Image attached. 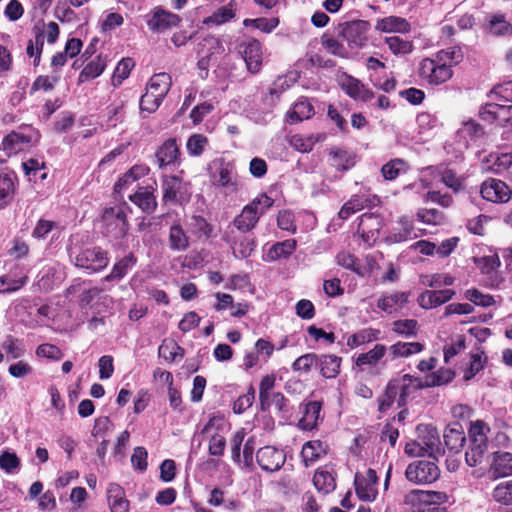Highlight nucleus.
Here are the masks:
<instances>
[{
	"mask_svg": "<svg viewBox=\"0 0 512 512\" xmlns=\"http://www.w3.org/2000/svg\"><path fill=\"white\" fill-rule=\"evenodd\" d=\"M342 358L334 354H323L318 358L320 374L326 379H334L340 373Z\"/></svg>",
	"mask_w": 512,
	"mask_h": 512,
	"instance_id": "4c0bfd02",
	"label": "nucleus"
},
{
	"mask_svg": "<svg viewBox=\"0 0 512 512\" xmlns=\"http://www.w3.org/2000/svg\"><path fill=\"white\" fill-rule=\"evenodd\" d=\"M16 181L15 174H0V209L6 207L14 199Z\"/></svg>",
	"mask_w": 512,
	"mask_h": 512,
	"instance_id": "a19ab883",
	"label": "nucleus"
},
{
	"mask_svg": "<svg viewBox=\"0 0 512 512\" xmlns=\"http://www.w3.org/2000/svg\"><path fill=\"white\" fill-rule=\"evenodd\" d=\"M454 295L452 289L426 290L419 295L417 301L423 309H431L450 301Z\"/></svg>",
	"mask_w": 512,
	"mask_h": 512,
	"instance_id": "393cba45",
	"label": "nucleus"
},
{
	"mask_svg": "<svg viewBox=\"0 0 512 512\" xmlns=\"http://www.w3.org/2000/svg\"><path fill=\"white\" fill-rule=\"evenodd\" d=\"M40 139L39 132L32 126L20 127L18 131H12L7 134L0 145V149L6 154L7 158L16 155L26 149Z\"/></svg>",
	"mask_w": 512,
	"mask_h": 512,
	"instance_id": "39448f33",
	"label": "nucleus"
},
{
	"mask_svg": "<svg viewBox=\"0 0 512 512\" xmlns=\"http://www.w3.org/2000/svg\"><path fill=\"white\" fill-rule=\"evenodd\" d=\"M210 181L213 186L224 189L226 193H236L240 186L235 164L223 157L211 162Z\"/></svg>",
	"mask_w": 512,
	"mask_h": 512,
	"instance_id": "f03ea898",
	"label": "nucleus"
},
{
	"mask_svg": "<svg viewBox=\"0 0 512 512\" xmlns=\"http://www.w3.org/2000/svg\"><path fill=\"white\" fill-rule=\"evenodd\" d=\"M424 344L420 342H401L398 341L390 347L394 357H409L418 354L424 350Z\"/></svg>",
	"mask_w": 512,
	"mask_h": 512,
	"instance_id": "864d4df0",
	"label": "nucleus"
},
{
	"mask_svg": "<svg viewBox=\"0 0 512 512\" xmlns=\"http://www.w3.org/2000/svg\"><path fill=\"white\" fill-rule=\"evenodd\" d=\"M419 76L430 85L437 86L450 80L453 71L448 65L439 62L436 58H424L420 62Z\"/></svg>",
	"mask_w": 512,
	"mask_h": 512,
	"instance_id": "9b49d317",
	"label": "nucleus"
},
{
	"mask_svg": "<svg viewBox=\"0 0 512 512\" xmlns=\"http://www.w3.org/2000/svg\"><path fill=\"white\" fill-rule=\"evenodd\" d=\"M385 42L388 45L390 51L395 55L408 54L413 50V42L404 40L399 36L386 37Z\"/></svg>",
	"mask_w": 512,
	"mask_h": 512,
	"instance_id": "69168bd1",
	"label": "nucleus"
},
{
	"mask_svg": "<svg viewBox=\"0 0 512 512\" xmlns=\"http://www.w3.org/2000/svg\"><path fill=\"white\" fill-rule=\"evenodd\" d=\"M313 105L304 97L298 99L292 109L286 113V121L289 124H297L308 120L314 115Z\"/></svg>",
	"mask_w": 512,
	"mask_h": 512,
	"instance_id": "473e14b6",
	"label": "nucleus"
},
{
	"mask_svg": "<svg viewBox=\"0 0 512 512\" xmlns=\"http://www.w3.org/2000/svg\"><path fill=\"white\" fill-rule=\"evenodd\" d=\"M490 431L488 425L481 420L470 424L469 428V449L465 453L466 462L469 466L475 467L482 462L488 448L487 433Z\"/></svg>",
	"mask_w": 512,
	"mask_h": 512,
	"instance_id": "20e7f679",
	"label": "nucleus"
},
{
	"mask_svg": "<svg viewBox=\"0 0 512 512\" xmlns=\"http://www.w3.org/2000/svg\"><path fill=\"white\" fill-rule=\"evenodd\" d=\"M371 205L369 196L365 194H354L346 201L338 212V217L342 220L348 219L351 215L367 208Z\"/></svg>",
	"mask_w": 512,
	"mask_h": 512,
	"instance_id": "e433bc0d",
	"label": "nucleus"
},
{
	"mask_svg": "<svg viewBox=\"0 0 512 512\" xmlns=\"http://www.w3.org/2000/svg\"><path fill=\"white\" fill-rule=\"evenodd\" d=\"M171 85V76L166 72H162L155 74L150 78L149 82L147 83L146 89L148 91H152L153 94H156V96L163 100L168 94Z\"/></svg>",
	"mask_w": 512,
	"mask_h": 512,
	"instance_id": "c03bdc74",
	"label": "nucleus"
},
{
	"mask_svg": "<svg viewBox=\"0 0 512 512\" xmlns=\"http://www.w3.org/2000/svg\"><path fill=\"white\" fill-rule=\"evenodd\" d=\"M263 215V210L256 211V203H249L245 205L239 215L233 220L234 227L242 233L252 231L260 217Z\"/></svg>",
	"mask_w": 512,
	"mask_h": 512,
	"instance_id": "5701e85b",
	"label": "nucleus"
},
{
	"mask_svg": "<svg viewBox=\"0 0 512 512\" xmlns=\"http://www.w3.org/2000/svg\"><path fill=\"white\" fill-rule=\"evenodd\" d=\"M297 242L295 239H287L282 242L275 243L268 252V256L272 260L289 257L296 250Z\"/></svg>",
	"mask_w": 512,
	"mask_h": 512,
	"instance_id": "6e6d98bb",
	"label": "nucleus"
},
{
	"mask_svg": "<svg viewBox=\"0 0 512 512\" xmlns=\"http://www.w3.org/2000/svg\"><path fill=\"white\" fill-rule=\"evenodd\" d=\"M302 417L298 421V428L304 431H312L319 425V421L323 420L321 417V410L323 408L322 401L311 400L301 404Z\"/></svg>",
	"mask_w": 512,
	"mask_h": 512,
	"instance_id": "aec40b11",
	"label": "nucleus"
},
{
	"mask_svg": "<svg viewBox=\"0 0 512 512\" xmlns=\"http://www.w3.org/2000/svg\"><path fill=\"white\" fill-rule=\"evenodd\" d=\"M375 29L382 33H408L411 30V25L403 17L388 16L378 19Z\"/></svg>",
	"mask_w": 512,
	"mask_h": 512,
	"instance_id": "2f4dec72",
	"label": "nucleus"
},
{
	"mask_svg": "<svg viewBox=\"0 0 512 512\" xmlns=\"http://www.w3.org/2000/svg\"><path fill=\"white\" fill-rule=\"evenodd\" d=\"M137 261V257L130 252L113 265L111 272L104 277V280L107 282L121 280L137 264Z\"/></svg>",
	"mask_w": 512,
	"mask_h": 512,
	"instance_id": "58836bf2",
	"label": "nucleus"
},
{
	"mask_svg": "<svg viewBox=\"0 0 512 512\" xmlns=\"http://www.w3.org/2000/svg\"><path fill=\"white\" fill-rule=\"evenodd\" d=\"M410 165L401 158H394L385 163L381 168V174L386 181H394L399 176L408 173Z\"/></svg>",
	"mask_w": 512,
	"mask_h": 512,
	"instance_id": "37998d69",
	"label": "nucleus"
},
{
	"mask_svg": "<svg viewBox=\"0 0 512 512\" xmlns=\"http://www.w3.org/2000/svg\"><path fill=\"white\" fill-rule=\"evenodd\" d=\"M107 500L111 512L129 511V501L126 499L125 491L120 485L116 483L109 485L107 489Z\"/></svg>",
	"mask_w": 512,
	"mask_h": 512,
	"instance_id": "c9c22d12",
	"label": "nucleus"
},
{
	"mask_svg": "<svg viewBox=\"0 0 512 512\" xmlns=\"http://www.w3.org/2000/svg\"><path fill=\"white\" fill-rule=\"evenodd\" d=\"M479 115L488 123L497 122L500 126H512V105L502 103H486L481 106Z\"/></svg>",
	"mask_w": 512,
	"mask_h": 512,
	"instance_id": "f3484780",
	"label": "nucleus"
},
{
	"mask_svg": "<svg viewBox=\"0 0 512 512\" xmlns=\"http://www.w3.org/2000/svg\"><path fill=\"white\" fill-rule=\"evenodd\" d=\"M409 293L398 291L390 295H383L377 301V307L388 313L392 314L393 312L402 309L405 304L408 302Z\"/></svg>",
	"mask_w": 512,
	"mask_h": 512,
	"instance_id": "f704fd0d",
	"label": "nucleus"
},
{
	"mask_svg": "<svg viewBox=\"0 0 512 512\" xmlns=\"http://www.w3.org/2000/svg\"><path fill=\"white\" fill-rule=\"evenodd\" d=\"M321 45L325 48V50L339 58L346 59L349 57L348 50L338 39H336L333 35L328 32L324 33L321 36Z\"/></svg>",
	"mask_w": 512,
	"mask_h": 512,
	"instance_id": "3c124183",
	"label": "nucleus"
},
{
	"mask_svg": "<svg viewBox=\"0 0 512 512\" xmlns=\"http://www.w3.org/2000/svg\"><path fill=\"white\" fill-rule=\"evenodd\" d=\"M208 143L209 140L205 135L192 134L187 140L186 148L189 155L198 157L202 155Z\"/></svg>",
	"mask_w": 512,
	"mask_h": 512,
	"instance_id": "e2e57ef3",
	"label": "nucleus"
},
{
	"mask_svg": "<svg viewBox=\"0 0 512 512\" xmlns=\"http://www.w3.org/2000/svg\"><path fill=\"white\" fill-rule=\"evenodd\" d=\"M135 66V62L132 58H123L116 66L112 82L114 86L120 85L124 79H126L133 67Z\"/></svg>",
	"mask_w": 512,
	"mask_h": 512,
	"instance_id": "0e129e2a",
	"label": "nucleus"
},
{
	"mask_svg": "<svg viewBox=\"0 0 512 512\" xmlns=\"http://www.w3.org/2000/svg\"><path fill=\"white\" fill-rule=\"evenodd\" d=\"M315 488L324 494H329L336 488V472L327 465L319 467L313 476Z\"/></svg>",
	"mask_w": 512,
	"mask_h": 512,
	"instance_id": "c756f323",
	"label": "nucleus"
},
{
	"mask_svg": "<svg viewBox=\"0 0 512 512\" xmlns=\"http://www.w3.org/2000/svg\"><path fill=\"white\" fill-rule=\"evenodd\" d=\"M337 82L347 96L356 101L369 102L375 97V93L367 88L359 79L342 72Z\"/></svg>",
	"mask_w": 512,
	"mask_h": 512,
	"instance_id": "4468645a",
	"label": "nucleus"
},
{
	"mask_svg": "<svg viewBox=\"0 0 512 512\" xmlns=\"http://www.w3.org/2000/svg\"><path fill=\"white\" fill-rule=\"evenodd\" d=\"M329 445L321 440H310L304 443L301 450V457L304 466L308 467L326 456Z\"/></svg>",
	"mask_w": 512,
	"mask_h": 512,
	"instance_id": "a878e982",
	"label": "nucleus"
},
{
	"mask_svg": "<svg viewBox=\"0 0 512 512\" xmlns=\"http://www.w3.org/2000/svg\"><path fill=\"white\" fill-rule=\"evenodd\" d=\"M380 227L381 221L378 216L365 213L360 217L357 233L360 235L363 242L368 247H371L379 237Z\"/></svg>",
	"mask_w": 512,
	"mask_h": 512,
	"instance_id": "412c9836",
	"label": "nucleus"
},
{
	"mask_svg": "<svg viewBox=\"0 0 512 512\" xmlns=\"http://www.w3.org/2000/svg\"><path fill=\"white\" fill-rule=\"evenodd\" d=\"M184 353V349L173 340H163L158 348L159 356L169 363L174 362L177 357L182 358Z\"/></svg>",
	"mask_w": 512,
	"mask_h": 512,
	"instance_id": "5fc2aeb1",
	"label": "nucleus"
},
{
	"mask_svg": "<svg viewBox=\"0 0 512 512\" xmlns=\"http://www.w3.org/2000/svg\"><path fill=\"white\" fill-rule=\"evenodd\" d=\"M386 351L387 347L385 345L376 344L370 351L361 353L356 358H354V364L361 371L365 370L366 367H376L385 356Z\"/></svg>",
	"mask_w": 512,
	"mask_h": 512,
	"instance_id": "7c9ffc66",
	"label": "nucleus"
},
{
	"mask_svg": "<svg viewBox=\"0 0 512 512\" xmlns=\"http://www.w3.org/2000/svg\"><path fill=\"white\" fill-rule=\"evenodd\" d=\"M370 29L369 21L359 19L339 23L337 27L338 37L347 43L349 49L356 50L367 46Z\"/></svg>",
	"mask_w": 512,
	"mask_h": 512,
	"instance_id": "0eeeda50",
	"label": "nucleus"
},
{
	"mask_svg": "<svg viewBox=\"0 0 512 512\" xmlns=\"http://www.w3.org/2000/svg\"><path fill=\"white\" fill-rule=\"evenodd\" d=\"M485 29L493 36H512V24L506 20V16L503 13L490 14Z\"/></svg>",
	"mask_w": 512,
	"mask_h": 512,
	"instance_id": "72a5a7b5",
	"label": "nucleus"
},
{
	"mask_svg": "<svg viewBox=\"0 0 512 512\" xmlns=\"http://www.w3.org/2000/svg\"><path fill=\"white\" fill-rule=\"evenodd\" d=\"M238 51L245 61L246 68L251 74H257L262 67V45L255 38H250L238 45Z\"/></svg>",
	"mask_w": 512,
	"mask_h": 512,
	"instance_id": "dca6fc26",
	"label": "nucleus"
},
{
	"mask_svg": "<svg viewBox=\"0 0 512 512\" xmlns=\"http://www.w3.org/2000/svg\"><path fill=\"white\" fill-rule=\"evenodd\" d=\"M481 197L491 203L504 204L512 197L511 188L502 180L496 178L486 179L480 186Z\"/></svg>",
	"mask_w": 512,
	"mask_h": 512,
	"instance_id": "ddd939ff",
	"label": "nucleus"
},
{
	"mask_svg": "<svg viewBox=\"0 0 512 512\" xmlns=\"http://www.w3.org/2000/svg\"><path fill=\"white\" fill-rule=\"evenodd\" d=\"M405 475L414 484H431L439 479L440 469L435 461L416 460L407 466Z\"/></svg>",
	"mask_w": 512,
	"mask_h": 512,
	"instance_id": "9d476101",
	"label": "nucleus"
},
{
	"mask_svg": "<svg viewBox=\"0 0 512 512\" xmlns=\"http://www.w3.org/2000/svg\"><path fill=\"white\" fill-rule=\"evenodd\" d=\"M129 207L124 203L113 207H107L102 213V221L109 232H114L116 237H124L129 230L127 218Z\"/></svg>",
	"mask_w": 512,
	"mask_h": 512,
	"instance_id": "f8f14e48",
	"label": "nucleus"
},
{
	"mask_svg": "<svg viewBox=\"0 0 512 512\" xmlns=\"http://www.w3.org/2000/svg\"><path fill=\"white\" fill-rule=\"evenodd\" d=\"M243 25L245 27H253L254 29H258L264 33H271L278 25L279 19L276 17L273 18H256V19H244Z\"/></svg>",
	"mask_w": 512,
	"mask_h": 512,
	"instance_id": "680f3d73",
	"label": "nucleus"
},
{
	"mask_svg": "<svg viewBox=\"0 0 512 512\" xmlns=\"http://www.w3.org/2000/svg\"><path fill=\"white\" fill-rule=\"evenodd\" d=\"M416 433L417 438L406 444L405 453L413 457H423L426 454L434 456L440 445L437 429L430 424H420L416 428Z\"/></svg>",
	"mask_w": 512,
	"mask_h": 512,
	"instance_id": "f257e3e1",
	"label": "nucleus"
},
{
	"mask_svg": "<svg viewBox=\"0 0 512 512\" xmlns=\"http://www.w3.org/2000/svg\"><path fill=\"white\" fill-rule=\"evenodd\" d=\"M492 469L498 476H508L512 474V453L496 452L494 454Z\"/></svg>",
	"mask_w": 512,
	"mask_h": 512,
	"instance_id": "8fccbe9b",
	"label": "nucleus"
},
{
	"mask_svg": "<svg viewBox=\"0 0 512 512\" xmlns=\"http://www.w3.org/2000/svg\"><path fill=\"white\" fill-rule=\"evenodd\" d=\"M329 163L339 172H346L356 164V154L342 148L334 147L329 151Z\"/></svg>",
	"mask_w": 512,
	"mask_h": 512,
	"instance_id": "cd10ccee",
	"label": "nucleus"
},
{
	"mask_svg": "<svg viewBox=\"0 0 512 512\" xmlns=\"http://www.w3.org/2000/svg\"><path fill=\"white\" fill-rule=\"evenodd\" d=\"M150 168L145 164L132 166L114 185V191L120 193L126 186L148 175Z\"/></svg>",
	"mask_w": 512,
	"mask_h": 512,
	"instance_id": "79ce46f5",
	"label": "nucleus"
},
{
	"mask_svg": "<svg viewBox=\"0 0 512 512\" xmlns=\"http://www.w3.org/2000/svg\"><path fill=\"white\" fill-rule=\"evenodd\" d=\"M493 499L502 505H512V480L502 481L492 492Z\"/></svg>",
	"mask_w": 512,
	"mask_h": 512,
	"instance_id": "bf43d9fd",
	"label": "nucleus"
},
{
	"mask_svg": "<svg viewBox=\"0 0 512 512\" xmlns=\"http://www.w3.org/2000/svg\"><path fill=\"white\" fill-rule=\"evenodd\" d=\"M180 22L181 17L179 15L157 6L152 10L151 17L147 20V26L152 32L162 33L177 27Z\"/></svg>",
	"mask_w": 512,
	"mask_h": 512,
	"instance_id": "6ab92c4d",
	"label": "nucleus"
},
{
	"mask_svg": "<svg viewBox=\"0 0 512 512\" xmlns=\"http://www.w3.org/2000/svg\"><path fill=\"white\" fill-rule=\"evenodd\" d=\"M162 203L163 205L187 204L191 199V185L176 175L162 177Z\"/></svg>",
	"mask_w": 512,
	"mask_h": 512,
	"instance_id": "423d86ee",
	"label": "nucleus"
},
{
	"mask_svg": "<svg viewBox=\"0 0 512 512\" xmlns=\"http://www.w3.org/2000/svg\"><path fill=\"white\" fill-rule=\"evenodd\" d=\"M317 139H315L312 135L308 137H304L299 134L292 135L289 139V144L296 151L301 153H309L313 150V147Z\"/></svg>",
	"mask_w": 512,
	"mask_h": 512,
	"instance_id": "338daca9",
	"label": "nucleus"
},
{
	"mask_svg": "<svg viewBox=\"0 0 512 512\" xmlns=\"http://www.w3.org/2000/svg\"><path fill=\"white\" fill-rule=\"evenodd\" d=\"M390 383L393 384L394 390L398 395L397 405L399 408L406 406L407 399L412 393L426 387L425 382L410 374H404L400 378L391 379Z\"/></svg>",
	"mask_w": 512,
	"mask_h": 512,
	"instance_id": "a211bd4d",
	"label": "nucleus"
},
{
	"mask_svg": "<svg viewBox=\"0 0 512 512\" xmlns=\"http://www.w3.org/2000/svg\"><path fill=\"white\" fill-rule=\"evenodd\" d=\"M448 500V494L442 491L414 489L404 496L406 505L426 512H447V508L442 505L447 503Z\"/></svg>",
	"mask_w": 512,
	"mask_h": 512,
	"instance_id": "7ed1b4c3",
	"label": "nucleus"
},
{
	"mask_svg": "<svg viewBox=\"0 0 512 512\" xmlns=\"http://www.w3.org/2000/svg\"><path fill=\"white\" fill-rule=\"evenodd\" d=\"M189 227L198 239H209L213 234V226L201 215H193Z\"/></svg>",
	"mask_w": 512,
	"mask_h": 512,
	"instance_id": "603ef678",
	"label": "nucleus"
},
{
	"mask_svg": "<svg viewBox=\"0 0 512 512\" xmlns=\"http://www.w3.org/2000/svg\"><path fill=\"white\" fill-rule=\"evenodd\" d=\"M355 491L357 496L365 501L374 500L377 495L376 486L366 482L362 475L356 474L354 479Z\"/></svg>",
	"mask_w": 512,
	"mask_h": 512,
	"instance_id": "13d9d810",
	"label": "nucleus"
},
{
	"mask_svg": "<svg viewBox=\"0 0 512 512\" xmlns=\"http://www.w3.org/2000/svg\"><path fill=\"white\" fill-rule=\"evenodd\" d=\"M106 65V57L102 56V54L97 55L84 66L79 74L78 83H83L99 77L105 70Z\"/></svg>",
	"mask_w": 512,
	"mask_h": 512,
	"instance_id": "ea45409f",
	"label": "nucleus"
},
{
	"mask_svg": "<svg viewBox=\"0 0 512 512\" xmlns=\"http://www.w3.org/2000/svg\"><path fill=\"white\" fill-rule=\"evenodd\" d=\"M255 458L259 467L265 472H276L280 470L286 462L285 452L271 445L259 448L255 454Z\"/></svg>",
	"mask_w": 512,
	"mask_h": 512,
	"instance_id": "2eb2a0df",
	"label": "nucleus"
},
{
	"mask_svg": "<svg viewBox=\"0 0 512 512\" xmlns=\"http://www.w3.org/2000/svg\"><path fill=\"white\" fill-rule=\"evenodd\" d=\"M417 328L418 322L415 319L396 320L392 323V331L399 336L414 337Z\"/></svg>",
	"mask_w": 512,
	"mask_h": 512,
	"instance_id": "052dcab7",
	"label": "nucleus"
},
{
	"mask_svg": "<svg viewBox=\"0 0 512 512\" xmlns=\"http://www.w3.org/2000/svg\"><path fill=\"white\" fill-rule=\"evenodd\" d=\"M70 257L76 267L90 272H99L109 263L108 253L98 246L72 251Z\"/></svg>",
	"mask_w": 512,
	"mask_h": 512,
	"instance_id": "6e6552de",
	"label": "nucleus"
},
{
	"mask_svg": "<svg viewBox=\"0 0 512 512\" xmlns=\"http://www.w3.org/2000/svg\"><path fill=\"white\" fill-rule=\"evenodd\" d=\"M223 240L232 246L235 258L246 259L252 255L256 248V240L251 235H243L232 241L229 234L226 233Z\"/></svg>",
	"mask_w": 512,
	"mask_h": 512,
	"instance_id": "c85d7f7f",
	"label": "nucleus"
},
{
	"mask_svg": "<svg viewBox=\"0 0 512 512\" xmlns=\"http://www.w3.org/2000/svg\"><path fill=\"white\" fill-rule=\"evenodd\" d=\"M155 191L156 189L151 185L139 186L136 192L129 196V200L142 212L153 214L158 206Z\"/></svg>",
	"mask_w": 512,
	"mask_h": 512,
	"instance_id": "4be33fe9",
	"label": "nucleus"
},
{
	"mask_svg": "<svg viewBox=\"0 0 512 512\" xmlns=\"http://www.w3.org/2000/svg\"><path fill=\"white\" fill-rule=\"evenodd\" d=\"M488 96L504 103L512 102V80L495 85Z\"/></svg>",
	"mask_w": 512,
	"mask_h": 512,
	"instance_id": "774afa93",
	"label": "nucleus"
},
{
	"mask_svg": "<svg viewBox=\"0 0 512 512\" xmlns=\"http://www.w3.org/2000/svg\"><path fill=\"white\" fill-rule=\"evenodd\" d=\"M236 2L229 1L226 5L219 7L213 14L204 19L203 23L206 25H222L232 20L236 15Z\"/></svg>",
	"mask_w": 512,
	"mask_h": 512,
	"instance_id": "a18cd8bd",
	"label": "nucleus"
},
{
	"mask_svg": "<svg viewBox=\"0 0 512 512\" xmlns=\"http://www.w3.org/2000/svg\"><path fill=\"white\" fill-rule=\"evenodd\" d=\"M443 438L446 447L455 453H459L466 442L464 429L459 422L450 423L444 431Z\"/></svg>",
	"mask_w": 512,
	"mask_h": 512,
	"instance_id": "bb28decb",
	"label": "nucleus"
},
{
	"mask_svg": "<svg viewBox=\"0 0 512 512\" xmlns=\"http://www.w3.org/2000/svg\"><path fill=\"white\" fill-rule=\"evenodd\" d=\"M455 372L450 368H440L439 370L426 375L425 385L426 387L441 386L447 384L453 380Z\"/></svg>",
	"mask_w": 512,
	"mask_h": 512,
	"instance_id": "4d7b16f0",
	"label": "nucleus"
},
{
	"mask_svg": "<svg viewBox=\"0 0 512 512\" xmlns=\"http://www.w3.org/2000/svg\"><path fill=\"white\" fill-rule=\"evenodd\" d=\"M244 429H240L236 431L232 438L230 439L231 445V458L237 463H243L244 467L252 468L254 465V450L256 441L254 437H249L243 446V451L241 453V447L245 438Z\"/></svg>",
	"mask_w": 512,
	"mask_h": 512,
	"instance_id": "1a4fd4ad",
	"label": "nucleus"
},
{
	"mask_svg": "<svg viewBox=\"0 0 512 512\" xmlns=\"http://www.w3.org/2000/svg\"><path fill=\"white\" fill-rule=\"evenodd\" d=\"M435 58L445 65H448L450 69H452L453 66L458 65L460 62H462L464 55L461 47L459 46H452L448 47L446 49H442L438 51L435 54Z\"/></svg>",
	"mask_w": 512,
	"mask_h": 512,
	"instance_id": "09e8293b",
	"label": "nucleus"
},
{
	"mask_svg": "<svg viewBox=\"0 0 512 512\" xmlns=\"http://www.w3.org/2000/svg\"><path fill=\"white\" fill-rule=\"evenodd\" d=\"M399 228L394 230L387 236V241L390 243H401L412 239L414 225L413 221L407 217L402 216L398 221Z\"/></svg>",
	"mask_w": 512,
	"mask_h": 512,
	"instance_id": "49530a36",
	"label": "nucleus"
},
{
	"mask_svg": "<svg viewBox=\"0 0 512 512\" xmlns=\"http://www.w3.org/2000/svg\"><path fill=\"white\" fill-rule=\"evenodd\" d=\"M168 242L172 251H185L189 247V238L180 223L171 225Z\"/></svg>",
	"mask_w": 512,
	"mask_h": 512,
	"instance_id": "de8ad7c7",
	"label": "nucleus"
},
{
	"mask_svg": "<svg viewBox=\"0 0 512 512\" xmlns=\"http://www.w3.org/2000/svg\"><path fill=\"white\" fill-rule=\"evenodd\" d=\"M159 168L180 163V149L174 138L166 140L155 153Z\"/></svg>",
	"mask_w": 512,
	"mask_h": 512,
	"instance_id": "b1692460",
	"label": "nucleus"
}]
</instances>
